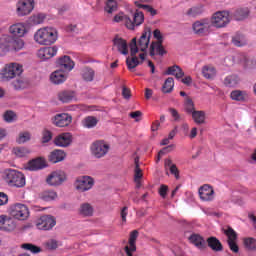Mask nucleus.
<instances>
[{"mask_svg":"<svg viewBox=\"0 0 256 256\" xmlns=\"http://www.w3.org/2000/svg\"><path fill=\"white\" fill-rule=\"evenodd\" d=\"M25 47V41L21 38H13L10 35L4 34L0 38V55H5L9 51H21Z\"/></svg>","mask_w":256,"mask_h":256,"instance_id":"f257e3e1","label":"nucleus"},{"mask_svg":"<svg viewBox=\"0 0 256 256\" xmlns=\"http://www.w3.org/2000/svg\"><path fill=\"white\" fill-rule=\"evenodd\" d=\"M34 41L39 45H53L57 41V30L51 27L41 28L34 34Z\"/></svg>","mask_w":256,"mask_h":256,"instance_id":"f03ea898","label":"nucleus"},{"mask_svg":"<svg viewBox=\"0 0 256 256\" xmlns=\"http://www.w3.org/2000/svg\"><path fill=\"white\" fill-rule=\"evenodd\" d=\"M5 181L10 187H25V175L17 170L9 169L5 172Z\"/></svg>","mask_w":256,"mask_h":256,"instance_id":"7ed1b4c3","label":"nucleus"},{"mask_svg":"<svg viewBox=\"0 0 256 256\" xmlns=\"http://www.w3.org/2000/svg\"><path fill=\"white\" fill-rule=\"evenodd\" d=\"M23 73V66L18 63H11L5 66L1 75L4 81H11Z\"/></svg>","mask_w":256,"mask_h":256,"instance_id":"20e7f679","label":"nucleus"},{"mask_svg":"<svg viewBox=\"0 0 256 256\" xmlns=\"http://www.w3.org/2000/svg\"><path fill=\"white\" fill-rule=\"evenodd\" d=\"M192 30L194 35L198 37H205L209 35L211 31V20L209 19H201L197 20L192 24Z\"/></svg>","mask_w":256,"mask_h":256,"instance_id":"39448f33","label":"nucleus"},{"mask_svg":"<svg viewBox=\"0 0 256 256\" xmlns=\"http://www.w3.org/2000/svg\"><path fill=\"white\" fill-rule=\"evenodd\" d=\"M35 9V0H18L16 3V13L18 17H25Z\"/></svg>","mask_w":256,"mask_h":256,"instance_id":"423d86ee","label":"nucleus"},{"mask_svg":"<svg viewBox=\"0 0 256 256\" xmlns=\"http://www.w3.org/2000/svg\"><path fill=\"white\" fill-rule=\"evenodd\" d=\"M229 21V12H216L211 18L210 25L216 27L217 29H222V27H227V25H229Z\"/></svg>","mask_w":256,"mask_h":256,"instance_id":"0eeeda50","label":"nucleus"},{"mask_svg":"<svg viewBox=\"0 0 256 256\" xmlns=\"http://www.w3.org/2000/svg\"><path fill=\"white\" fill-rule=\"evenodd\" d=\"M93 185H95V181L91 176H80L74 183V187L77 191H80V193H85V191L93 189Z\"/></svg>","mask_w":256,"mask_h":256,"instance_id":"6e6552de","label":"nucleus"},{"mask_svg":"<svg viewBox=\"0 0 256 256\" xmlns=\"http://www.w3.org/2000/svg\"><path fill=\"white\" fill-rule=\"evenodd\" d=\"M137 53H139V48H137V38H133L130 44V55L132 58L126 59V65L130 71L131 69H135V67H137L141 63L139 62V58H137L136 56Z\"/></svg>","mask_w":256,"mask_h":256,"instance_id":"1a4fd4ad","label":"nucleus"},{"mask_svg":"<svg viewBox=\"0 0 256 256\" xmlns=\"http://www.w3.org/2000/svg\"><path fill=\"white\" fill-rule=\"evenodd\" d=\"M91 153L96 159H101V157H105L109 153V144L101 140L95 141L91 145Z\"/></svg>","mask_w":256,"mask_h":256,"instance_id":"9d476101","label":"nucleus"},{"mask_svg":"<svg viewBox=\"0 0 256 256\" xmlns=\"http://www.w3.org/2000/svg\"><path fill=\"white\" fill-rule=\"evenodd\" d=\"M10 213L18 221H25L29 218V208L25 204H15Z\"/></svg>","mask_w":256,"mask_h":256,"instance_id":"9b49d317","label":"nucleus"},{"mask_svg":"<svg viewBox=\"0 0 256 256\" xmlns=\"http://www.w3.org/2000/svg\"><path fill=\"white\" fill-rule=\"evenodd\" d=\"M64 181H67V174L61 170L52 172L46 179V183L53 187L61 185Z\"/></svg>","mask_w":256,"mask_h":256,"instance_id":"f8f14e48","label":"nucleus"},{"mask_svg":"<svg viewBox=\"0 0 256 256\" xmlns=\"http://www.w3.org/2000/svg\"><path fill=\"white\" fill-rule=\"evenodd\" d=\"M54 225H57V221H55V217L49 215L40 217L36 223L37 229L42 231H49Z\"/></svg>","mask_w":256,"mask_h":256,"instance_id":"ddd939ff","label":"nucleus"},{"mask_svg":"<svg viewBox=\"0 0 256 256\" xmlns=\"http://www.w3.org/2000/svg\"><path fill=\"white\" fill-rule=\"evenodd\" d=\"M150 41H151V29L146 28L142 33L141 37L139 38L138 43L136 42V47L138 51H142V53H145L149 48Z\"/></svg>","mask_w":256,"mask_h":256,"instance_id":"4468645a","label":"nucleus"},{"mask_svg":"<svg viewBox=\"0 0 256 256\" xmlns=\"http://www.w3.org/2000/svg\"><path fill=\"white\" fill-rule=\"evenodd\" d=\"M57 66L59 67L60 71H64V73H69L75 68V62L71 60L70 56L65 55L57 60Z\"/></svg>","mask_w":256,"mask_h":256,"instance_id":"2eb2a0df","label":"nucleus"},{"mask_svg":"<svg viewBox=\"0 0 256 256\" xmlns=\"http://www.w3.org/2000/svg\"><path fill=\"white\" fill-rule=\"evenodd\" d=\"M199 197L202 201H213L215 199V190L209 184L199 188Z\"/></svg>","mask_w":256,"mask_h":256,"instance_id":"dca6fc26","label":"nucleus"},{"mask_svg":"<svg viewBox=\"0 0 256 256\" xmlns=\"http://www.w3.org/2000/svg\"><path fill=\"white\" fill-rule=\"evenodd\" d=\"M73 121V117L68 113L57 114L53 119V124L56 127H69Z\"/></svg>","mask_w":256,"mask_h":256,"instance_id":"f3484780","label":"nucleus"},{"mask_svg":"<svg viewBox=\"0 0 256 256\" xmlns=\"http://www.w3.org/2000/svg\"><path fill=\"white\" fill-rule=\"evenodd\" d=\"M57 51H58V49L56 46L44 47V48H40L38 50L37 56L42 61H47V59H52V57H55V55H57Z\"/></svg>","mask_w":256,"mask_h":256,"instance_id":"a211bd4d","label":"nucleus"},{"mask_svg":"<svg viewBox=\"0 0 256 256\" xmlns=\"http://www.w3.org/2000/svg\"><path fill=\"white\" fill-rule=\"evenodd\" d=\"M15 227H17V224H15V219L5 215L0 216L1 231H15Z\"/></svg>","mask_w":256,"mask_h":256,"instance_id":"6ab92c4d","label":"nucleus"},{"mask_svg":"<svg viewBox=\"0 0 256 256\" xmlns=\"http://www.w3.org/2000/svg\"><path fill=\"white\" fill-rule=\"evenodd\" d=\"M68 73L63 70H56L51 73L50 75V81L54 85H61L67 81Z\"/></svg>","mask_w":256,"mask_h":256,"instance_id":"aec40b11","label":"nucleus"},{"mask_svg":"<svg viewBox=\"0 0 256 256\" xmlns=\"http://www.w3.org/2000/svg\"><path fill=\"white\" fill-rule=\"evenodd\" d=\"M71 141H72V136L70 133H63L58 135L55 139H54V144L57 147H69V145H71Z\"/></svg>","mask_w":256,"mask_h":256,"instance_id":"412c9836","label":"nucleus"},{"mask_svg":"<svg viewBox=\"0 0 256 256\" xmlns=\"http://www.w3.org/2000/svg\"><path fill=\"white\" fill-rule=\"evenodd\" d=\"M150 55L151 57H155V55H167V50L163 47V42H152L150 45Z\"/></svg>","mask_w":256,"mask_h":256,"instance_id":"4be33fe9","label":"nucleus"},{"mask_svg":"<svg viewBox=\"0 0 256 256\" xmlns=\"http://www.w3.org/2000/svg\"><path fill=\"white\" fill-rule=\"evenodd\" d=\"M9 31L14 37H23L27 33V28L23 23H16L10 26Z\"/></svg>","mask_w":256,"mask_h":256,"instance_id":"5701e85b","label":"nucleus"},{"mask_svg":"<svg viewBox=\"0 0 256 256\" xmlns=\"http://www.w3.org/2000/svg\"><path fill=\"white\" fill-rule=\"evenodd\" d=\"M45 160L43 158H36L28 162L26 169L28 171H39L40 169H45Z\"/></svg>","mask_w":256,"mask_h":256,"instance_id":"b1692460","label":"nucleus"},{"mask_svg":"<svg viewBox=\"0 0 256 256\" xmlns=\"http://www.w3.org/2000/svg\"><path fill=\"white\" fill-rule=\"evenodd\" d=\"M113 21L114 23H124L127 29L133 30V23H131V18L123 12L116 14L113 18Z\"/></svg>","mask_w":256,"mask_h":256,"instance_id":"393cba45","label":"nucleus"},{"mask_svg":"<svg viewBox=\"0 0 256 256\" xmlns=\"http://www.w3.org/2000/svg\"><path fill=\"white\" fill-rule=\"evenodd\" d=\"M206 243L208 247L215 253L223 251V244H221V241H219V239H217L215 236L207 238Z\"/></svg>","mask_w":256,"mask_h":256,"instance_id":"a878e982","label":"nucleus"},{"mask_svg":"<svg viewBox=\"0 0 256 256\" xmlns=\"http://www.w3.org/2000/svg\"><path fill=\"white\" fill-rule=\"evenodd\" d=\"M188 241H190V243H192V245H195V247H197L198 249H205V239L199 234H191L188 237Z\"/></svg>","mask_w":256,"mask_h":256,"instance_id":"bb28decb","label":"nucleus"},{"mask_svg":"<svg viewBox=\"0 0 256 256\" xmlns=\"http://www.w3.org/2000/svg\"><path fill=\"white\" fill-rule=\"evenodd\" d=\"M66 157L65 151L63 150H54L49 155L50 163H60V161H64Z\"/></svg>","mask_w":256,"mask_h":256,"instance_id":"cd10ccee","label":"nucleus"},{"mask_svg":"<svg viewBox=\"0 0 256 256\" xmlns=\"http://www.w3.org/2000/svg\"><path fill=\"white\" fill-rule=\"evenodd\" d=\"M166 75H174L176 79H183L185 77V72H183V69L179 67L178 65H173L168 67Z\"/></svg>","mask_w":256,"mask_h":256,"instance_id":"c85d7f7f","label":"nucleus"},{"mask_svg":"<svg viewBox=\"0 0 256 256\" xmlns=\"http://www.w3.org/2000/svg\"><path fill=\"white\" fill-rule=\"evenodd\" d=\"M202 75L205 79H215V75H217V70L213 65H205L202 67Z\"/></svg>","mask_w":256,"mask_h":256,"instance_id":"c756f323","label":"nucleus"},{"mask_svg":"<svg viewBox=\"0 0 256 256\" xmlns=\"http://www.w3.org/2000/svg\"><path fill=\"white\" fill-rule=\"evenodd\" d=\"M113 43L115 47H117L118 51L122 53V55H127L129 53L127 41H125L123 38H115Z\"/></svg>","mask_w":256,"mask_h":256,"instance_id":"7c9ffc66","label":"nucleus"},{"mask_svg":"<svg viewBox=\"0 0 256 256\" xmlns=\"http://www.w3.org/2000/svg\"><path fill=\"white\" fill-rule=\"evenodd\" d=\"M59 101L62 103H71V101L76 99L75 92L73 91H62L58 94Z\"/></svg>","mask_w":256,"mask_h":256,"instance_id":"2f4dec72","label":"nucleus"},{"mask_svg":"<svg viewBox=\"0 0 256 256\" xmlns=\"http://www.w3.org/2000/svg\"><path fill=\"white\" fill-rule=\"evenodd\" d=\"M99 120L95 116H87L82 120V125L86 129H93V127H97Z\"/></svg>","mask_w":256,"mask_h":256,"instance_id":"473e14b6","label":"nucleus"},{"mask_svg":"<svg viewBox=\"0 0 256 256\" xmlns=\"http://www.w3.org/2000/svg\"><path fill=\"white\" fill-rule=\"evenodd\" d=\"M232 43L235 47H245V45H247V38L241 33H236L232 37Z\"/></svg>","mask_w":256,"mask_h":256,"instance_id":"72a5a7b5","label":"nucleus"},{"mask_svg":"<svg viewBox=\"0 0 256 256\" xmlns=\"http://www.w3.org/2000/svg\"><path fill=\"white\" fill-rule=\"evenodd\" d=\"M193 121L196 125H203L205 124V111L195 110L191 113Z\"/></svg>","mask_w":256,"mask_h":256,"instance_id":"f704fd0d","label":"nucleus"},{"mask_svg":"<svg viewBox=\"0 0 256 256\" xmlns=\"http://www.w3.org/2000/svg\"><path fill=\"white\" fill-rule=\"evenodd\" d=\"M82 79H84V81H87V82L93 81V79H95V70L89 67L83 68Z\"/></svg>","mask_w":256,"mask_h":256,"instance_id":"c9c22d12","label":"nucleus"},{"mask_svg":"<svg viewBox=\"0 0 256 256\" xmlns=\"http://www.w3.org/2000/svg\"><path fill=\"white\" fill-rule=\"evenodd\" d=\"M80 215H83V217H92L93 215V206L89 203L81 204L79 209Z\"/></svg>","mask_w":256,"mask_h":256,"instance_id":"e433bc0d","label":"nucleus"},{"mask_svg":"<svg viewBox=\"0 0 256 256\" xmlns=\"http://www.w3.org/2000/svg\"><path fill=\"white\" fill-rule=\"evenodd\" d=\"M143 21H145V15L143 12L136 11L134 13L133 20H131L133 29H135V27H139V25H142Z\"/></svg>","mask_w":256,"mask_h":256,"instance_id":"4c0bfd02","label":"nucleus"},{"mask_svg":"<svg viewBox=\"0 0 256 256\" xmlns=\"http://www.w3.org/2000/svg\"><path fill=\"white\" fill-rule=\"evenodd\" d=\"M234 17L236 21H243L249 17V8H239L235 11Z\"/></svg>","mask_w":256,"mask_h":256,"instance_id":"58836bf2","label":"nucleus"},{"mask_svg":"<svg viewBox=\"0 0 256 256\" xmlns=\"http://www.w3.org/2000/svg\"><path fill=\"white\" fill-rule=\"evenodd\" d=\"M173 87H175V80L173 77L167 78L162 86V93H171Z\"/></svg>","mask_w":256,"mask_h":256,"instance_id":"ea45409f","label":"nucleus"},{"mask_svg":"<svg viewBox=\"0 0 256 256\" xmlns=\"http://www.w3.org/2000/svg\"><path fill=\"white\" fill-rule=\"evenodd\" d=\"M184 109L186 111V113H188L189 115H192V113H194L195 110V103H193V99H191V97L186 96L185 101H184Z\"/></svg>","mask_w":256,"mask_h":256,"instance_id":"a19ab883","label":"nucleus"},{"mask_svg":"<svg viewBox=\"0 0 256 256\" xmlns=\"http://www.w3.org/2000/svg\"><path fill=\"white\" fill-rule=\"evenodd\" d=\"M42 201H53L57 199V192L53 190H46L40 194Z\"/></svg>","mask_w":256,"mask_h":256,"instance_id":"79ce46f5","label":"nucleus"},{"mask_svg":"<svg viewBox=\"0 0 256 256\" xmlns=\"http://www.w3.org/2000/svg\"><path fill=\"white\" fill-rule=\"evenodd\" d=\"M137 237H139V231L133 230L130 233V237H129V240H128V245H126V247H131L132 249L137 248Z\"/></svg>","mask_w":256,"mask_h":256,"instance_id":"37998d69","label":"nucleus"},{"mask_svg":"<svg viewBox=\"0 0 256 256\" xmlns=\"http://www.w3.org/2000/svg\"><path fill=\"white\" fill-rule=\"evenodd\" d=\"M134 4L138 7V9H144V11H147V13H150L152 17H155V15H157V10L151 7V5L141 4V2L139 1H135Z\"/></svg>","mask_w":256,"mask_h":256,"instance_id":"c03bdc74","label":"nucleus"},{"mask_svg":"<svg viewBox=\"0 0 256 256\" xmlns=\"http://www.w3.org/2000/svg\"><path fill=\"white\" fill-rule=\"evenodd\" d=\"M239 84V77L237 75H230L224 79V85L226 87H235Z\"/></svg>","mask_w":256,"mask_h":256,"instance_id":"a18cd8bd","label":"nucleus"},{"mask_svg":"<svg viewBox=\"0 0 256 256\" xmlns=\"http://www.w3.org/2000/svg\"><path fill=\"white\" fill-rule=\"evenodd\" d=\"M118 5H117V1L115 0H108L105 3V7H104V11H106V13H115V11H117Z\"/></svg>","mask_w":256,"mask_h":256,"instance_id":"49530a36","label":"nucleus"},{"mask_svg":"<svg viewBox=\"0 0 256 256\" xmlns=\"http://www.w3.org/2000/svg\"><path fill=\"white\" fill-rule=\"evenodd\" d=\"M230 98L233 101H245V92L241 90H234L230 93Z\"/></svg>","mask_w":256,"mask_h":256,"instance_id":"de8ad7c7","label":"nucleus"},{"mask_svg":"<svg viewBox=\"0 0 256 256\" xmlns=\"http://www.w3.org/2000/svg\"><path fill=\"white\" fill-rule=\"evenodd\" d=\"M27 141H31V133H29L28 131L20 132L18 138L16 139V142L21 145L23 143H27Z\"/></svg>","mask_w":256,"mask_h":256,"instance_id":"09e8293b","label":"nucleus"},{"mask_svg":"<svg viewBox=\"0 0 256 256\" xmlns=\"http://www.w3.org/2000/svg\"><path fill=\"white\" fill-rule=\"evenodd\" d=\"M224 235H226L228 238L227 243L231 241H237V232H235L231 227H228L226 230H224Z\"/></svg>","mask_w":256,"mask_h":256,"instance_id":"8fccbe9b","label":"nucleus"},{"mask_svg":"<svg viewBox=\"0 0 256 256\" xmlns=\"http://www.w3.org/2000/svg\"><path fill=\"white\" fill-rule=\"evenodd\" d=\"M13 153L14 155H16V157H27V155H29L31 151H29L25 147H16L13 149Z\"/></svg>","mask_w":256,"mask_h":256,"instance_id":"3c124183","label":"nucleus"},{"mask_svg":"<svg viewBox=\"0 0 256 256\" xmlns=\"http://www.w3.org/2000/svg\"><path fill=\"white\" fill-rule=\"evenodd\" d=\"M45 21V15L43 14H36L30 17V23L32 25H41Z\"/></svg>","mask_w":256,"mask_h":256,"instance_id":"603ef678","label":"nucleus"},{"mask_svg":"<svg viewBox=\"0 0 256 256\" xmlns=\"http://www.w3.org/2000/svg\"><path fill=\"white\" fill-rule=\"evenodd\" d=\"M22 249L30 251L31 253H41V248L31 243L22 244Z\"/></svg>","mask_w":256,"mask_h":256,"instance_id":"864d4df0","label":"nucleus"},{"mask_svg":"<svg viewBox=\"0 0 256 256\" xmlns=\"http://www.w3.org/2000/svg\"><path fill=\"white\" fill-rule=\"evenodd\" d=\"M244 246L249 251H254L256 249V240L254 238H246L244 239Z\"/></svg>","mask_w":256,"mask_h":256,"instance_id":"5fc2aeb1","label":"nucleus"},{"mask_svg":"<svg viewBox=\"0 0 256 256\" xmlns=\"http://www.w3.org/2000/svg\"><path fill=\"white\" fill-rule=\"evenodd\" d=\"M14 89L19 90L25 87V81L21 78V75L16 76V79L12 82Z\"/></svg>","mask_w":256,"mask_h":256,"instance_id":"6e6d98bb","label":"nucleus"},{"mask_svg":"<svg viewBox=\"0 0 256 256\" xmlns=\"http://www.w3.org/2000/svg\"><path fill=\"white\" fill-rule=\"evenodd\" d=\"M175 149V145L171 144L167 147H164L162 150H160L158 152V158H157V163H159V161H161V158L163 157V155H165L166 153H171V151Z\"/></svg>","mask_w":256,"mask_h":256,"instance_id":"4d7b16f0","label":"nucleus"},{"mask_svg":"<svg viewBox=\"0 0 256 256\" xmlns=\"http://www.w3.org/2000/svg\"><path fill=\"white\" fill-rule=\"evenodd\" d=\"M17 115L13 111H6L4 113V120L6 123H13L16 119Z\"/></svg>","mask_w":256,"mask_h":256,"instance_id":"13d9d810","label":"nucleus"},{"mask_svg":"<svg viewBox=\"0 0 256 256\" xmlns=\"http://www.w3.org/2000/svg\"><path fill=\"white\" fill-rule=\"evenodd\" d=\"M45 245H46V248L49 249L50 251H55V249L59 247L57 240H53V239L48 240Z\"/></svg>","mask_w":256,"mask_h":256,"instance_id":"bf43d9fd","label":"nucleus"},{"mask_svg":"<svg viewBox=\"0 0 256 256\" xmlns=\"http://www.w3.org/2000/svg\"><path fill=\"white\" fill-rule=\"evenodd\" d=\"M141 177H143V172L140 167H136L134 169V181L135 183H139L141 181Z\"/></svg>","mask_w":256,"mask_h":256,"instance_id":"052dcab7","label":"nucleus"},{"mask_svg":"<svg viewBox=\"0 0 256 256\" xmlns=\"http://www.w3.org/2000/svg\"><path fill=\"white\" fill-rule=\"evenodd\" d=\"M53 139V134L49 130H44L42 134V141L44 143H49V141Z\"/></svg>","mask_w":256,"mask_h":256,"instance_id":"680f3d73","label":"nucleus"},{"mask_svg":"<svg viewBox=\"0 0 256 256\" xmlns=\"http://www.w3.org/2000/svg\"><path fill=\"white\" fill-rule=\"evenodd\" d=\"M154 39L157 41H154V43H163V34H161V30L155 29L153 31Z\"/></svg>","mask_w":256,"mask_h":256,"instance_id":"e2e57ef3","label":"nucleus"},{"mask_svg":"<svg viewBox=\"0 0 256 256\" xmlns=\"http://www.w3.org/2000/svg\"><path fill=\"white\" fill-rule=\"evenodd\" d=\"M142 116H143V112H141V111H139V110L130 113V117H131L132 119H135L136 122L141 121V117H142Z\"/></svg>","mask_w":256,"mask_h":256,"instance_id":"0e129e2a","label":"nucleus"},{"mask_svg":"<svg viewBox=\"0 0 256 256\" xmlns=\"http://www.w3.org/2000/svg\"><path fill=\"white\" fill-rule=\"evenodd\" d=\"M228 247L233 253H239V245H237V241L228 242Z\"/></svg>","mask_w":256,"mask_h":256,"instance_id":"69168bd1","label":"nucleus"},{"mask_svg":"<svg viewBox=\"0 0 256 256\" xmlns=\"http://www.w3.org/2000/svg\"><path fill=\"white\" fill-rule=\"evenodd\" d=\"M167 191H169V187H167V185H161L160 189H159V195L160 197H162L163 199H165V197H167Z\"/></svg>","mask_w":256,"mask_h":256,"instance_id":"338daca9","label":"nucleus"},{"mask_svg":"<svg viewBox=\"0 0 256 256\" xmlns=\"http://www.w3.org/2000/svg\"><path fill=\"white\" fill-rule=\"evenodd\" d=\"M169 170L171 175H174L175 179H179V169L177 168V165L174 164V166H171Z\"/></svg>","mask_w":256,"mask_h":256,"instance_id":"774afa93","label":"nucleus"}]
</instances>
